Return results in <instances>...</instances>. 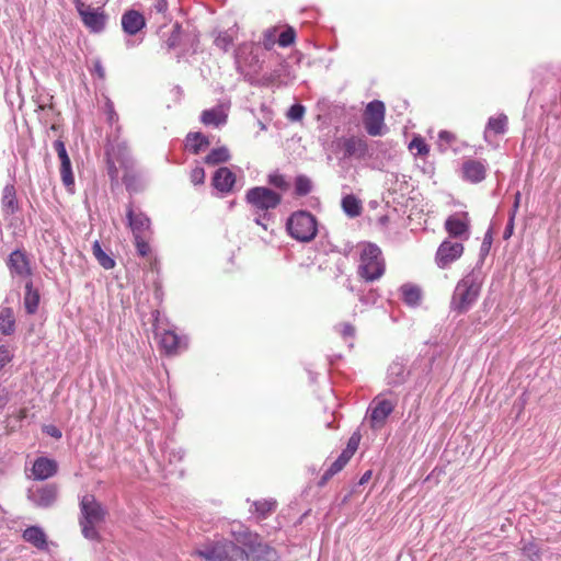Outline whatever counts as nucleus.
Returning <instances> with one entry per match:
<instances>
[{"instance_id": "1", "label": "nucleus", "mask_w": 561, "mask_h": 561, "mask_svg": "<svg viewBox=\"0 0 561 561\" xmlns=\"http://www.w3.org/2000/svg\"><path fill=\"white\" fill-rule=\"evenodd\" d=\"M245 202L255 215L254 222L266 230V222L272 219L271 211L280 205L282 195L266 186H254L247 191Z\"/></svg>"}, {"instance_id": "2", "label": "nucleus", "mask_w": 561, "mask_h": 561, "mask_svg": "<svg viewBox=\"0 0 561 561\" xmlns=\"http://www.w3.org/2000/svg\"><path fill=\"white\" fill-rule=\"evenodd\" d=\"M481 286L482 277L479 271H471L465 275L454 289L450 300L451 311L458 314L469 311L480 296Z\"/></svg>"}, {"instance_id": "3", "label": "nucleus", "mask_w": 561, "mask_h": 561, "mask_svg": "<svg viewBox=\"0 0 561 561\" xmlns=\"http://www.w3.org/2000/svg\"><path fill=\"white\" fill-rule=\"evenodd\" d=\"M194 553L206 561H248L244 546L236 539L210 541Z\"/></svg>"}, {"instance_id": "4", "label": "nucleus", "mask_w": 561, "mask_h": 561, "mask_svg": "<svg viewBox=\"0 0 561 561\" xmlns=\"http://www.w3.org/2000/svg\"><path fill=\"white\" fill-rule=\"evenodd\" d=\"M233 539L245 548L248 561H278L277 551L263 542L261 537L250 528H238L232 531Z\"/></svg>"}, {"instance_id": "5", "label": "nucleus", "mask_w": 561, "mask_h": 561, "mask_svg": "<svg viewBox=\"0 0 561 561\" xmlns=\"http://www.w3.org/2000/svg\"><path fill=\"white\" fill-rule=\"evenodd\" d=\"M386 270L381 250L373 243L365 244L359 257L357 274L366 282L379 279Z\"/></svg>"}, {"instance_id": "6", "label": "nucleus", "mask_w": 561, "mask_h": 561, "mask_svg": "<svg viewBox=\"0 0 561 561\" xmlns=\"http://www.w3.org/2000/svg\"><path fill=\"white\" fill-rule=\"evenodd\" d=\"M286 230L293 239L300 242H310L317 236L318 222L311 213L297 210L288 217Z\"/></svg>"}, {"instance_id": "7", "label": "nucleus", "mask_w": 561, "mask_h": 561, "mask_svg": "<svg viewBox=\"0 0 561 561\" xmlns=\"http://www.w3.org/2000/svg\"><path fill=\"white\" fill-rule=\"evenodd\" d=\"M116 163H119V165L125 170H129L134 165V160L125 142H111L106 147L107 174L113 183H117L118 181V169Z\"/></svg>"}, {"instance_id": "8", "label": "nucleus", "mask_w": 561, "mask_h": 561, "mask_svg": "<svg viewBox=\"0 0 561 561\" xmlns=\"http://www.w3.org/2000/svg\"><path fill=\"white\" fill-rule=\"evenodd\" d=\"M73 3L83 25L89 31L93 33H101L104 31L107 16L102 8H93L82 0H73Z\"/></svg>"}, {"instance_id": "9", "label": "nucleus", "mask_w": 561, "mask_h": 561, "mask_svg": "<svg viewBox=\"0 0 561 561\" xmlns=\"http://www.w3.org/2000/svg\"><path fill=\"white\" fill-rule=\"evenodd\" d=\"M364 126L370 136H380L385 130V104L381 101H371L367 104L364 114Z\"/></svg>"}, {"instance_id": "10", "label": "nucleus", "mask_w": 561, "mask_h": 561, "mask_svg": "<svg viewBox=\"0 0 561 561\" xmlns=\"http://www.w3.org/2000/svg\"><path fill=\"white\" fill-rule=\"evenodd\" d=\"M234 61L237 70L244 76L255 75L261 69L259 56L254 54L252 44L239 45L234 53Z\"/></svg>"}, {"instance_id": "11", "label": "nucleus", "mask_w": 561, "mask_h": 561, "mask_svg": "<svg viewBox=\"0 0 561 561\" xmlns=\"http://www.w3.org/2000/svg\"><path fill=\"white\" fill-rule=\"evenodd\" d=\"M59 489L55 483L33 485L27 490V499L37 507L53 506L58 499Z\"/></svg>"}, {"instance_id": "12", "label": "nucleus", "mask_w": 561, "mask_h": 561, "mask_svg": "<svg viewBox=\"0 0 561 561\" xmlns=\"http://www.w3.org/2000/svg\"><path fill=\"white\" fill-rule=\"evenodd\" d=\"M81 514L88 525L93 526L104 522L106 511L95 500L94 495L85 494L82 496L80 502Z\"/></svg>"}, {"instance_id": "13", "label": "nucleus", "mask_w": 561, "mask_h": 561, "mask_svg": "<svg viewBox=\"0 0 561 561\" xmlns=\"http://www.w3.org/2000/svg\"><path fill=\"white\" fill-rule=\"evenodd\" d=\"M470 218L468 213H456L445 221V229L450 237L468 239Z\"/></svg>"}, {"instance_id": "14", "label": "nucleus", "mask_w": 561, "mask_h": 561, "mask_svg": "<svg viewBox=\"0 0 561 561\" xmlns=\"http://www.w3.org/2000/svg\"><path fill=\"white\" fill-rule=\"evenodd\" d=\"M463 245L460 242L445 240L436 252V263L440 268L447 267L450 263L461 256Z\"/></svg>"}, {"instance_id": "15", "label": "nucleus", "mask_w": 561, "mask_h": 561, "mask_svg": "<svg viewBox=\"0 0 561 561\" xmlns=\"http://www.w3.org/2000/svg\"><path fill=\"white\" fill-rule=\"evenodd\" d=\"M58 472V463L55 459L48 457H38L34 460L28 476L33 480L44 481L53 478Z\"/></svg>"}, {"instance_id": "16", "label": "nucleus", "mask_w": 561, "mask_h": 561, "mask_svg": "<svg viewBox=\"0 0 561 561\" xmlns=\"http://www.w3.org/2000/svg\"><path fill=\"white\" fill-rule=\"evenodd\" d=\"M394 404L386 399H375L369 408V421L373 428L383 426L388 416L392 413Z\"/></svg>"}, {"instance_id": "17", "label": "nucleus", "mask_w": 561, "mask_h": 561, "mask_svg": "<svg viewBox=\"0 0 561 561\" xmlns=\"http://www.w3.org/2000/svg\"><path fill=\"white\" fill-rule=\"evenodd\" d=\"M229 103H220L211 108L204 110L201 114V122L206 126L219 127L227 123Z\"/></svg>"}, {"instance_id": "18", "label": "nucleus", "mask_w": 561, "mask_h": 561, "mask_svg": "<svg viewBox=\"0 0 561 561\" xmlns=\"http://www.w3.org/2000/svg\"><path fill=\"white\" fill-rule=\"evenodd\" d=\"M8 266L10 272L16 276L28 277L32 275L30 260L21 250H15L9 255Z\"/></svg>"}, {"instance_id": "19", "label": "nucleus", "mask_w": 561, "mask_h": 561, "mask_svg": "<svg viewBox=\"0 0 561 561\" xmlns=\"http://www.w3.org/2000/svg\"><path fill=\"white\" fill-rule=\"evenodd\" d=\"M126 216L134 237L147 236L150 232V219L144 213L129 206Z\"/></svg>"}, {"instance_id": "20", "label": "nucleus", "mask_w": 561, "mask_h": 561, "mask_svg": "<svg viewBox=\"0 0 561 561\" xmlns=\"http://www.w3.org/2000/svg\"><path fill=\"white\" fill-rule=\"evenodd\" d=\"M462 178L471 183H479L485 178L486 167L483 161L469 159L462 163Z\"/></svg>"}, {"instance_id": "21", "label": "nucleus", "mask_w": 561, "mask_h": 561, "mask_svg": "<svg viewBox=\"0 0 561 561\" xmlns=\"http://www.w3.org/2000/svg\"><path fill=\"white\" fill-rule=\"evenodd\" d=\"M145 26L146 20L139 11L128 10L122 15V27L128 35H136Z\"/></svg>"}, {"instance_id": "22", "label": "nucleus", "mask_w": 561, "mask_h": 561, "mask_svg": "<svg viewBox=\"0 0 561 561\" xmlns=\"http://www.w3.org/2000/svg\"><path fill=\"white\" fill-rule=\"evenodd\" d=\"M234 182H236L234 173L226 167L219 168L213 176L214 187L221 193L230 192Z\"/></svg>"}, {"instance_id": "23", "label": "nucleus", "mask_w": 561, "mask_h": 561, "mask_svg": "<svg viewBox=\"0 0 561 561\" xmlns=\"http://www.w3.org/2000/svg\"><path fill=\"white\" fill-rule=\"evenodd\" d=\"M2 211L7 216H12L19 211L20 205L16 197V190L13 184H7L2 191L1 197Z\"/></svg>"}, {"instance_id": "24", "label": "nucleus", "mask_w": 561, "mask_h": 561, "mask_svg": "<svg viewBox=\"0 0 561 561\" xmlns=\"http://www.w3.org/2000/svg\"><path fill=\"white\" fill-rule=\"evenodd\" d=\"M342 149L345 158H363L367 153L366 142L356 137L345 138L342 142Z\"/></svg>"}, {"instance_id": "25", "label": "nucleus", "mask_w": 561, "mask_h": 561, "mask_svg": "<svg viewBox=\"0 0 561 561\" xmlns=\"http://www.w3.org/2000/svg\"><path fill=\"white\" fill-rule=\"evenodd\" d=\"M15 330L14 312L9 307L0 308V335H11Z\"/></svg>"}, {"instance_id": "26", "label": "nucleus", "mask_w": 561, "mask_h": 561, "mask_svg": "<svg viewBox=\"0 0 561 561\" xmlns=\"http://www.w3.org/2000/svg\"><path fill=\"white\" fill-rule=\"evenodd\" d=\"M209 145V141L202 133H190L186 136L185 147L188 151L197 154Z\"/></svg>"}, {"instance_id": "27", "label": "nucleus", "mask_w": 561, "mask_h": 561, "mask_svg": "<svg viewBox=\"0 0 561 561\" xmlns=\"http://www.w3.org/2000/svg\"><path fill=\"white\" fill-rule=\"evenodd\" d=\"M23 538L38 549L47 548L46 535L43 531V528H25Z\"/></svg>"}, {"instance_id": "28", "label": "nucleus", "mask_w": 561, "mask_h": 561, "mask_svg": "<svg viewBox=\"0 0 561 561\" xmlns=\"http://www.w3.org/2000/svg\"><path fill=\"white\" fill-rule=\"evenodd\" d=\"M180 343V337L173 331L165 330L160 334V345L167 354H175Z\"/></svg>"}, {"instance_id": "29", "label": "nucleus", "mask_w": 561, "mask_h": 561, "mask_svg": "<svg viewBox=\"0 0 561 561\" xmlns=\"http://www.w3.org/2000/svg\"><path fill=\"white\" fill-rule=\"evenodd\" d=\"M39 304V294L37 290L33 289L32 282H27L25 285V295H24V308L28 314H33L36 312Z\"/></svg>"}, {"instance_id": "30", "label": "nucleus", "mask_w": 561, "mask_h": 561, "mask_svg": "<svg viewBox=\"0 0 561 561\" xmlns=\"http://www.w3.org/2000/svg\"><path fill=\"white\" fill-rule=\"evenodd\" d=\"M403 301L411 306L416 307L421 302L422 293L417 286L405 284L400 288Z\"/></svg>"}, {"instance_id": "31", "label": "nucleus", "mask_w": 561, "mask_h": 561, "mask_svg": "<svg viewBox=\"0 0 561 561\" xmlns=\"http://www.w3.org/2000/svg\"><path fill=\"white\" fill-rule=\"evenodd\" d=\"M252 506L254 510H251L252 514L256 515V520L265 519L270 514H272L276 508V501L274 500H262L253 502Z\"/></svg>"}, {"instance_id": "32", "label": "nucleus", "mask_w": 561, "mask_h": 561, "mask_svg": "<svg viewBox=\"0 0 561 561\" xmlns=\"http://www.w3.org/2000/svg\"><path fill=\"white\" fill-rule=\"evenodd\" d=\"M389 385H400L405 379V366L400 362H393L388 368L387 375Z\"/></svg>"}, {"instance_id": "33", "label": "nucleus", "mask_w": 561, "mask_h": 561, "mask_svg": "<svg viewBox=\"0 0 561 561\" xmlns=\"http://www.w3.org/2000/svg\"><path fill=\"white\" fill-rule=\"evenodd\" d=\"M353 457V455L347 454V451L343 450L341 455L337 457V459L330 466V468L323 473L322 480H329L334 474L340 472L345 465L350 461V459Z\"/></svg>"}, {"instance_id": "34", "label": "nucleus", "mask_w": 561, "mask_h": 561, "mask_svg": "<svg viewBox=\"0 0 561 561\" xmlns=\"http://www.w3.org/2000/svg\"><path fill=\"white\" fill-rule=\"evenodd\" d=\"M92 253L103 268L111 270L115 266V261L104 252L98 240L92 244Z\"/></svg>"}, {"instance_id": "35", "label": "nucleus", "mask_w": 561, "mask_h": 561, "mask_svg": "<svg viewBox=\"0 0 561 561\" xmlns=\"http://www.w3.org/2000/svg\"><path fill=\"white\" fill-rule=\"evenodd\" d=\"M507 126V116L504 114H500L496 117H490L488 121V125L484 131L485 137L489 131H493L495 134H504L506 131Z\"/></svg>"}, {"instance_id": "36", "label": "nucleus", "mask_w": 561, "mask_h": 561, "mask_svg": "<svg viewBox=\"0 0 561 561\" xmlns=\"http://www.w3.org/2000/svg\"><path fill=\"white\" fill-rule=\"evenodd\" d=\"M230 159V153L228 148L219 147L213 149L206 157L205 162L207 164L216 165L222 162H226Z\"/></svg>"}, {"instance_id": "37", "label": "nucleus", "mask_w": 561, "mask_h": 561, "mask_svg": "<svg viewBox=\"0 0 561 561\" xmlns=\"http://www.w3.org/2000/svg\"><path fill=\"white\" fill-rule=\"evenodd\" d=\"M342 208L350 217H356L362 211V205L354 195H346L343 197Z\"/></svg>"}, {"instance_id": "38", "label": "nucleus", "mask_w": 561, "mask_h": 561, "mask_svg": "<svg viewBox=\"0 0 561 561\" xmlns=\"http://www.w3.org/2000/svg\"><path fill=\"white\" fill-rule=\"evenodd\" d=\"M60 176L62 184L71 190L75 185V178L71 168L70 158L60 161Z\"/></svg>"}, {"instance_id": "39", "label": "nucleus", "mask_w": 561, "mask_h": 561, "mask_svg": "<svg viewBox=\"0 0 561 561\" xmlns=\"http://www.w3.org/2000/svg\"><path fill=\"white\" fill-rule=\"evenodd\" d=\"M335 331L342 336L345 342H348L350 346H353V340L356 334L355 327L350 322H343L335 325Z\"/></svg>"}, {"instance_id": "40", "label": "nucleus", "mask_w": 561, "mask_h": 561, "mask_svg": "<svg viewBox=\"0 0 561 561\" xmlns=\"http://www.w3.org/2000/svg\"><path fill=\"white\" fill-rule=\"evenodd\" d=\"M312 190V183L306 175H298L295 180V193L298 196H306Z\"/></svg>"}, {"instance_id": "41", "label": "nucleus", "mask_w": 561, "mask_h": 561, "mask_svg": "<svg viewBox=\"0 0 561 561\" xmlns=\"http://www.w3.org/2000/svg\"><path fill=\"white\" fill-rule=\"evenodd\" d=\"M214 43L221 50L228 51L233 43V35L229 31L219 32Z\"/></svg>"}, {"instance_id": "42", "label": "nucleus", "mask_w": 561, "mask_h": 561, "mask_svg": "<svg viewBox=\"0 0 561 561\" xmlns=\"http://www.w3.org/2000/svg\"><path fill=\"white\" fill-rule=\"evenodd\" d=\"M267 182L270 185L280 191H287L289 188V183L286 181L285 176L278 172L268 174Z\"/></svg>"}, {"instance_id": "43", "label": "nucleus", "mask_w": 561, "mask_h": 561, "mask_svg": "<svg viewBox=\"0 0 561 561\" xmlns=\"http://www.w3.org/2000/svg\"><path fill=\"white\" fill-rule=\"evenodd\" d=\"M147 236H137V237H134L135 239V247H136V250H137V253L140 255V256H147L150 251H151V248L147 241Z\"/></svg>"}, {"instance_id": "44", "label": "nucleus", "mask_w": 561, "mask_h": 561, "mask_svg": "<svg viewBox=\"0 0 561 561\" xmlns=\"http://www.w3.org/2000/svg\"><path fill=\"white\" fill-rule=\"evenodd\" d=\"M296 33L293 27L283 31L278 37V44L282 47H288L295 42Z\"/></svg>"}, {"instance_id": "45", "label": "nucleus", "mask_w": 561, "mask_h": 561, "mask_svg": "<svg viewBox=\"0 0 561 561\" xmlns=\"http://www.w3.org/2000/svg\"><path fill=\"white\" fill-rule=\"evenodd\" d=\"M409 147L411 150H416V153L420 156H425L428 153V147L424 139L421 137H414Z\"/></svg>"}, {"instance_id": "46", "label": "nucleus", "mask_w": 561, "mask_h": 561, "mask_svg": "<svg viewBox=\"0 0 561 561\" xmlns=\"http://www.w3.org/2000/svg\"><path fill=\"white\" fill-rule=\"evenodd\" d=\"M105 114L108 124L114 125L118 123V114L116 113L114 104L110 99H107L105 102Z\"/></svg>"}, {"instance_id": "47", "label": "nucleus", "mask_w": 561, "mask_h": 561, "mask_svg": "<svg viewBox=\"0 0 561 561\" xmlns=\"http://www.w3.org/2000/svg\"><path fill=\"white\" fill-rule=\"evenodd\" d=\"M524 554L529 558L530 560H537L540 557V550L538 546L534 542H529L524 546L523 548Z\"/></svg>"}, {"instance_id": "48", "label": "nucleus", "mask_w": 561, "mask_h": 561, "mask_svg": "<svg viewBox=\"0 0 561 561\" xmlns=\"http://www.w3.org/2000/svg\"><path fill=\"white\" fill-rule=\"evenodd\" d=\"M305 114V107L300 104H294L290 106L287 116L291 121H300L304 117Z\"/></svg>"}, {"instance_id": "49", "label": "nucleus", "mask_w": 561, "mask_h": 561, "mask_svg": "<svg viewBox=\"0 0 561 561\" xmlns=\"http://www.w3.org/2000/svg\"><path fill=\"white\" fill-rule=\"evenodd\" d=\"M191 182L194 185L203 184L205 181V171L202 167H196L191 172Z\"/></svg>"}, {"instance_id": "50", "label": "nucleus", "mask_w": 561, "mask_h": 561, "mask_svg": "<svg viewBox=\"0 0 561 561\" xmlns=\"http://www.w3.org/2000/svg\"><path fill=\"white\" fill-rule=\"evenodd\" d=\"M276 28H268L263 35V45L266 49H271L275 44Z\"/></svg>"}, {"instance_id": "51", "label": "nucleus", "mask_w": 561, "mask_h": 561, "mask_svg": "<svg viewBox=\"0 0 561 561\" xmlns=\"http://www.w3.org/2000/svg\"><path fill=\"white\" fill-rule=\"evenodd\" d=\"M359 439L360 437L358 434H353L348 439L347 446L344 450L347 451V454L354 455L358 448Z\"/></svg>"}, {"instance_id": "52", "label": "nucleus", "mask_w": 561, "mask_h": 561, "mask_svg": "<svg viewBox=\"0 0 561 561\" xmlns=\"http://www.w3.org/2000/svg\"><path fill=\"white\" fill-rule=\"evenodd\" d=\"M54 148H55L60 161L69 158L68 152L66 150V146L62 140H60V139L55 140Z\"/></svg>"}, {"instance_id": "53", "label": "nucleus", "mask_w": 561, "mask_h": 561, "mask_svg": "<svg viewBox=\"0 0 561 561\" xmlns=\"http://www.w3.org/2000/svg\"><path fill=\"white\" fill-rule=\"evenodd\" d=\"M11 360V353L5 346H0V369Z\"/></svg>"}, {"instance_id": "54", "label": "nucleus", "mask_w": 561, "mask_h": 561, "mask_svg": "<svg viewBox=\"0 0 561 561\" xmlns=\"http://www.w3.org/2000/svg\"><path fill=\"white\" fill-rule=\"evenodd\" d=\"M83 536L89 540H99L100 534L98 528H82Z\"/></svg>"}, {"instance_id": "55", "label": "nucleus", "mask_w": 561, "mask_h": 561, "mask_svg": "<svg viewBox=\"0 0 561 561\" xmlns=\"http://www.w3.org/2000/svg\"><path fill=\"white\" fill-rule=\"evenodd\" d=\"M514 220H515L514 214H510V219H508V222H507V225L505 227V230H504V238L505 239H508L512 236V233H513Z\"/></svg>"}, {"instance_id": "56", "label": "nucleus", "mask_w": 561, "mask_h": 561, "mask_svg": "<svg viewBox=\"0 0 561 561\" xmlns=\"http://www.w3.org/2000/svg\"><path fill=\"white\" fill-rule=\"evenodd\" d=\"M438 138L440 141H445L446 144H450L454 140V135L447 130H442L438 134Z\"/></svg>"}, {"instance_id": "57", "label": "nucleus", "mask_w": 561, "mask_h": 561, "mask_svg": "<svg viewBox=\"0 0 561 561\" xmlns=\"http://www.w3.org/2000/svg\"><path fill=\"white\" fill-rule=\"evenodd\" d=\"M94 72L99 76L100 79L105 78V70L101 64V61L96 60L94 62Z\"/></svg>"}, {"instance_id": "58", "label": "nucleus", "mask_w": 561, "mask_h": 561, "mask_svg": "<svg viewBox=\"0 0 561 561\" xmlns=\"http://www.w3.org/2000/svg\"><path fill=\"white\" fill-rule=\"evenodd\" d=\"M520 198H522L520 192H516L513 208L511 211V214H514V217L516 216L517 209L519 207Z\"/></svg>"}, {"instance_id": "59", "label": "nucleus", "mask_w": 561, "mask_h": 561, "mask_svg": "<svg viewBox=\"0 0 561 561\" xmlns=\"http://www.w3.org/2000/svg\"><path fill=\"white\" fill-rule=\"evenodd\" d=\"M47 434H49L50 436L55 437V438H60L61 437V432L55 427V426H50L47 428Z\"/></svg>"}, {"instance_id": "60", "label": "nucleus", "mask_w": 561, "mask_h": 561, "mask_svg": "<svg viewBox=\"0 0 561 561\" xmlns=\"http://www.w3.org/2000/svg\"><path fill=\"white\" fill-rule=\"evenodd\" d=\"M168 3L165 0H158L156 4V9L159 12H163L167 10Z\"/></svg>"}, {"instance_id": "61", "label": "nucleus", "mask_w": 561, "mask_h": 561, "mask_svg": "<svg viewBox=\"0 0 561 561\" xmlns=\"http://www.w3.org/2000/svg\"><path fill=\"white\" fill-rule=\"evenodd\" d=\"M370 477H371V471H366V472L362 476V478H360V480H359V483H360V484L366 483V482L370 479Z\"/></svg>"}, {"instance_id": "62", "label": "nucleus", "mask_w": 561, "mask_h": 561, "mask_svg": "<svg viewBox=\"0 0 561 561\" xmlns=\"http://www.w3.org/2000/svg\"><path fill=\"white\" fill-rule=\"evenodd\" d=\"M123 181H124V183H125L126 187H127V188H130L131 183H130V181H129V179H128L127 174H125V175H124Z\"/></svg>"}, {"instance_id": "63", "label": "nucleus", "mask_w": 561, "mask_h": 561, "mask_svg": "<svg viewBox=\"0 0 561 561\" xmlns=\"http://www.w3.org/2000/svg\"><path fill=\"white\" fill-rule=\"evenodd\" d=\"M345 286L347 287L348 290L354 291V287H353V285L351 283V279H346Z\"/></svg>"}, {"instance_id": "64", "label": "nucleus", "mask_w": 561, "mask_h": 561, "mask_svg": "<svg viewBox=\"0 0 561 561\" xmlns=\"http://www.w3.org/2000/svg\"><path fill=\"white\" fill-rule=\"evenodd\" d=\"M168 45H169V47H170V48L174 47V45H175V39H174L173 37H171V38L169 39V42H168Z\"/></svg>"}]
</instances>
